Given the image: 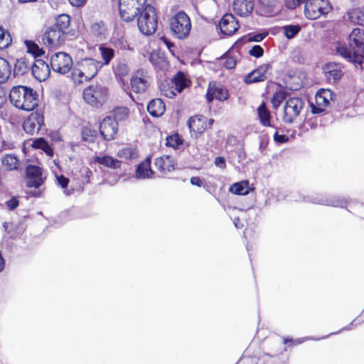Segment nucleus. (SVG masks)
Returning a JSON list of instances; mask_svg holds the SVG:
<instances>
[{"label": "nucleus", "instance_id": "bb28decb", "mask_svg": "<svg viewBox=\"0 0 364 364\" xmlns=\"http://www.w3.org/2000/svg\"><path fill=\"white\" fill-rule=\"evenodd\" d=\"M44 183H26L27 189L24 191L25 197L28 199L30 198H41L44 196L45 187Z\"/></svg>", "mask_w": 364, "mask_h": 364}, {"label": "nucleus", "instance_id": "4d7b16f0", "mask_svg": "<svg viewBox=\"0 0 364 364\" xmlns=\"http://www.w3.org/2000/svg\"><path fill=\"white\" fill-rule=\"evenodd\" d=\"M259 73L262 75L263 79L267 80V75L268 71L272 69V64L271 63H265L261 65L258 68Z\"/></svg>", "mask_w": 364, "mask_h": 364}, {"label": "nucleus", "instance_id": "4468645a", "mask_svg": "<svg viewBox=\"0 0 364 364\" xmlns=\"http://www.w3.org/2000/svg\"><path fill=\"white\" fill-rule=\"evenodd\" d=\"M118 128V122L107 116L102 119L100 124V133L105 141H112L116 138Z\"/></svg>", "mask_w": 364, "mask_h": 364}, {"label": "nucleus", "instance_id": "8fccbe9b", "mask_svg": "<svg viewBox=\"0 0 364 364\" xmlns=\"http://www.w3.org/2000/svg\"><path fill=\"white\" fill-rule=\"evenodd\" d=\"M286 92L283 90H279L276 92L272 99V104L274 109H277L286 98Z\"/></svg>", "mask_w": 364, "mask_h": 364}, {"label": "nucleus", "instance_id": "9b49d317", "mask_svg": "<svg viewBox=\"0 0 364 364\" xmlns=\"http://www.w3.org/2000/svg\"><path fill=\"white\" fill-rule=\"evenodd\" d=\"M41 39L42 43L46 47L56 48L65 43L66 37L55 27L50 26L45 28Z\"/></svg>", "mask_w": 364, "mask_h": 364}, {"label": "nucleus", "instance_id": "412c9836", "mask_svg": "<svg viewBox=\"0 0 364 364\" xmlns=\"http://www.w3.org/2000/svg\"><path fill=\"white\" fill-rule=\"evenodd\" d=\"M229 97L228 91L223 87L216 86L215 83H210L206 93V99L211 102L213 99L220 101L226 100Z\"/></svg>", "mask_w": 364, "mask_h": 364}, {"label": "nucleus", "instance_id": "f03ea898", "mask_svg": "<svg viewBox=\"0 0 364 364\" xmlns=\"http://www.w3.org/2000/svg\"><path fill=\"white\" fill-rule=\"evenodd\" d=\"M9 99L14 107L25 112L35 110L39 104L37 92L25 85L14 86L9 92Z\"/></svg>", "mask_w": 364, "mask_h": 364}, {"label": "nucleus", "instance_id": "79ce46f5", "mask_svg": "<svg viewBox=\"0 0 364 364\" xmlns=\"http://www.w3.org/2000/svg\"><path fill=\"white\" fill-rule=\"evenodd\" d=\"M114 119L116 122L127 119L129 114V110L127 107H117L112 111Z\"/></svg>", "mask_w": 364, "mask_h": 364}, {"label": "nucleus", "instance_id": "a19ab883", "mask_svg": "<svg viewBox=\"0 0 364 364\" xmlns=\"http://www.w3.org/2000/svg\"><path fill=\"white\" fill-rule=\"evenodd\" d=\"M193 185H196L198 187H203L205 189L208 193L212 194L217 200H219V197L220 196V191L223 190V187L218 188L216 183H193Z\"/></svg>", "mask_w": 364, "mask_h": 364}, {"label": "nucleus", "instance_id": "0e129e2a", "mask_svg": "<svg viewBox=\"0 0 364 364\" xmlns=\"http://www.w3.org/2000/svg\"><path fill=\"white\" fill-rule=\"evenodd\" d=\"M274 140L277 144H284L289 141V137L284 134H279L277 132L274 134Z\"/></svg>", "mask_w": 364, "mask_h": 364}, {"label": "nucleus", "instance_id": "393cba45", "mask_svg": "<svg viewBox=\"0 0 364 364\" xmlns=\"http://www.w3.org/2000/svg\"><path fill=\"white\" fill-rule=\"evenodd\" d=\"M70 22V16L68 14H63L55 18V23L52 26L59 30V31L67 38V35L69 33Z\"/></svg>", "mask_w": 364, "mask_h": 364}, {"label": "nucleus", "instance_id": "ddd939ff", "mask_svg": "<svg viewBox=\"0 0 364 364\" xmlns=\"http://www.w3.org/2000/svg\"><path fill=\"white\" fill-rule=\"evenodd\" d=\"M24 178L26 182H44L46 180V171L39 161L36 164H28L25 167Z\"/></svg>", "mask_w": 364, "mask_h": 364}, {"label": "nucleus", "instance_id": "49530a36", "mask_svg": "<svg viewBox=\"0 0 364 364\" xmlns=\"http://www.w3.org/2000/svg\"><path fill=\"white\" fill-rule=\"evenodd\" d=\"M267 36V33H258V34H249L247 36H244L243 38L239 39L236 42V45H240L242 43H248V42H260L262 41Z\"/></svg>", "mask_w": 364, "mask_h": 364}, {"label": "nucleus", "instance_id": "774afa93", "mask_svg": "<svg viewBox=\"0 0 364 364\" xmlns=\"http://www.w3.org/2000/svg\"><path fill=\"white\" fill-rule=\"evenodd\" d=\"M215 164L216 166L220 168H225V160L223 157L218 156L215 159Z\"/></svg>", "mask_w": 364, "mask_h": 364}, {"label": "nucleus", "instance_id": "c03bdc74", "mask_svg": "<svg viewBox=\"0 0 364 364\" xmlns=\"http://www.w3.org/2000/svg\"><path fill=\"white\" fill-rule=\"evenodd\" d=\"M183 139L178 134H174L166 137V145L173 148L174 149H179L180 146L183 144Z\"/></svg>", "mask_w": 364, "mask_h": 364}, {"label": "nucleus", "instance_id": "39448f33", "mask_svg": "<svg viewBox=\"0 0 364 364\" xmlns=\"http://www.w3.org/2000/svg\"><path fill=\"white\" fill-rule=\"evenodd\" d=\"M169 27L175 38L180 40L186 39L191 30L190 18L184 11H181L169 19Z\"/></svg>", "mask_w": 364, "mask_h": 364}, {"label": "nucleus", "instance_id": "7c9ffc66", "mask_svg": "<svg viewBox=\"0 0 364 364\" xmlns=\"http://www.w3.org/2000/svg\"><path fill=\"white\" fill-rule=\"evenodd\" d=\"M324 71L326 77L328 79L332 78L334 81L338 80L343 75L341 67L338 64L333 63L326 64Z\"/></svg>", "mask_w": 364, "mask_h": 364}, {"label": "nucleus", "instance_id": "cd10ccee", "mask_svg": "<svg viewBox=\"0 0 364 364\" xmlns=\"http://www.w3.org/2000/svg\"><path fill=\"white\" fill-rule=\"evenodd\" d=\"M255 190L254 183H232L229 191L237 196H246Z\"/></svg>", "mask_w": 364, "mask_h": 364}, {"label": "nucleus", "instance_id": "c9c22d12", "mask_svg": "<svg viewBox=\"0 0 364 364\" xmlns=\"http://www.w3.org/2000/svg\"><path fill=\"white\" fill-rule=\"evenodd\" d=\"M257 114L260 121V123L264 127H270V113L267 109L265 104L263 102L257 108Z\"/></svg>", "mask_w": 364, "mask_h": 364}, {"label": "nucleus", "instance_id": "6e6552de", "mask_svg": "<svg viewBox=\"0 0 364 364\" xmlns=\"http://www.w3.org/2000/svg\"><path fill=\"white\" fill-rule=\"evenodd\" d=\"M85 101L92 106L101 105L107 99V89L100 85H90L83 90Z\"/></svg>", "mask_w": 364, "mask_h": 364}, {"label": "nucleus", "instance_id": "58836bf2", "mask_svg": "<svg viewBox=\"0 0 364 364\" xmlns=\"http://www.w3.org/2000/svg\"><path fill=\"white\" fill-rule=\"evenodd\" d=\"M348 16L351 22L364 26V10L354 9L348 12Z\"/></svg>", "mask_w": 364, "mask_h": 364}, {"label": "nucleus", "instance_id": "a18cd8bd", "mask_svg": "<svg viewBox=\"0 0 364 364\" xmlns=\"http://www.w3.org/2000/svg\"><path fill=\"white\" fill-rule=\"evenodd\" d=\"M12 39L9 33L0 26V49L8 48L11 43Z\"/></svg>", "mask_w": 364, "mask_h": 364}, {"label": "nucleus", "instance_id": "6ab92c4d", "mask_svg": "<svg viewBox=\"0 0 364 364\" xmlns=\"http://www.w3.org/2000/svg\"><path fill=\"white\" fill-rule=\"evenodd\" d=\"M119 10L121 18L127 22L132 21L142 11L123 0H119Z\"/></svg>", "mask_w": 364, "mask_h": 364}, {"label": "nucleus", "instance_id": "864d4df0", "mask_svg": "<svg viewBox=\"0 0 364 364\" xmlns=\"http://www.w3.org/2000/svg\"><path fill=\"white\" fill-rule=\"evenodd\" d=\"M114 73L120 77H124L129 73V68L124 63H119L115 68Z\"/></svg>", "mask_w": 364, "mask_h": 364}, {"label": "nucleus", "instance_id": "a878e982", "mask_svg": "<svg viewBox=\"0 0 364 364\" xmlns=\"http://www.w3.org/2000/svg\"><path fill=\"white\" fill-rule=\"evenodd\" d=\"M188 126L191 132L201 134L206 129L205 118L202 116L191 117L188 120Z\"/></svg>", "mask_w": 364, "mask_h": 364}, {"label": "nucleus", "instance_id": "c85d7f7f", "mask_svg": "<svg viewBox=\"0 0 364 364\" xmlns=\"http://www.w3.org/2000/svg\"><path fill=\"white\" fill-rule=\"evenodd\" d=\"M90 33L97 39H105L107 33V28L105 23L100 21L92 23L90 27Z\"/></svg>", "mask_w": 364, "mask_h": 364}, {"label": "nucleus", "instance_id": "7ed1b4c3", "mask_svg": "<svg viewBox=\"0 0 364 364\" xmlns=\"http://www.w3.org/2000/svg\"><path fill=\"white\" fill-rule=\"evenodd\" d=\"M102 66V63L94 58H82L75 64L71 78L75 84L81 85L92 80Z\"/></svg>", "mask_w": 364, "mask_h": 364}, {"label": "nucleus", "instance_id": "13d9d810", "mask_svg": "<svg viewBox=\"0 0 364 364\" xmlns=\"http://www.w3.org/2000/svg\"><path fill=\"white\" fill-rule=\"evenodd\" d=\"M249 54L255 58H260L264 54V50L260 46L255 45L249 50Z\"/></svg>", "mask_w": 364, "mask_h": 364}, {"label": "nucleus", "instance_id": "e2e57ef3", "mask_svg": "<svg viewBox=\"0 0 364 364\" xmlns=\"http://www.w3.org/2000/svg\"><path fill=\"white\" fill-rule=\"evenodd\" d=\"M150 62L154 65H159V51L157 50H154L149 55Z\"/></svg>", "mask_w": 364, "mask_h": 364}, {"label": "nucleus", "instance_id": "37998d69", "mask_svg": "<svg viewBox=\"0 0 364 364\" xmlns=\"http://www.w3.org/2000/svg\"><path fill=\"white\" fill-rule=\"evenodd\" d=\"M82 139L83 141L92 143L95 141L97 133L95 129L89 127H83L81 130Z\"/></svg>", "mask_w": 364, "mask_h": 364}, {"label": "nucleus", "instance_id": "4c0bfd02", "mask_svg": "<svg viewBox=\"0 0 364 364\" xmlns=\"http://www.w3.org/2000/svg\"><path fill=\"white\" fill-rule=\"evenodd\" d=\"M99 51L100 53L101 58L103 60V63L102 64L105 65H109L114 57V50L111 48L106 47L101 44L99 46Z\"/></svg>", "mask_w": 364, "mask_h": 364}, {"label": "nucleus", "instance_id": "69168bd1", "mask_svg": "<svg viewBox=\"0 0 364 364\" xmlns=\"http://www.w3.org/2000/svg\"><path fill=\"white\" fill-rule=\"evenodd\" d=\"M16 148L15 143L11 141L3 140L1 141V149L2 150H12Z\"/></svg>", "mask_w": 364, "mask_h": 364}, {"label": "nucleus", "instance_id": "c756f323", "mask_svg": "<svg viewBox=\"0 0 364 364\" xmlns=\"http://www.w3.org/2000/svg\"><path fill=\"white\" fill-rule=\"evenodd\" d=\"M153 174L151 169V159L147 158L144 161L141 162L136 168V176L138 178H149Z\"/></svg>", "mask_w": 364, "mask_h": 364}, {"label": "nucleus", "instance_id": "b1692460", "mask_svg": "<svg viewBox=\"0 0 364 364\" xmlns=\"http://www.w3.org/2000/svg\"><path fill=\"white\" fill-rule=\"evenodd\" d=\"M1 164L8 171H18L21 168V162L14 154H6L1 158Z\"/></svg>", "mask_w": 364, "mask_h": 364}, {"label": "nucleus", "instance_id": "72a5a7b5", "mask_svg": "<svg viewBox=\"0 0 364 364\" xmlns=\"http://www.w3.org/2000/svg\"><path fill=\"white\" fill-rule=\"evenodd\" d=\"M332 92L329 90H321L315 96V102L318 106L328 107L331 99Z\"/></svg>", "mask_w": 364, "mask_h": 364}, {"label": "nucleus", "instance_id": "09e8293b", "mask_svg": "<svg viewBox=\"0 0 364 364\" xmlns=\"http://www.w3.org/2000/svg\"><path fill=\"white\" fill-rule=\"evenodd\" d=\"M137 154L136 149L131 146H126L118 151L117 156L125 159H130L135 157Z\"/></svg>", "mask_w": 364, "mask_h": 364}, {"label": "nucleus", "instance_id": "bf43d9fd", "mask_svg": "<svg viewBox=\"0 0 364 364\" xmlns=\"http://www.w3.org/2000/svg\"><path fill=\"white\" fill-rule=\"evenodd\" d=\"M311 111L314 114H324L326 113V108L323 106L320 107L317 105V103H311L310 104Z\"/></svg>", "mask_w": 364, "mask_h": 364}, {"label": "nucleus", "instance_id": "a211bd4d", "mask_svg": "<svg viewBox=\"0 0 364 364\" xmlns=\"http://www.w3.org/2000/svg\"><path fill=\"white\" fill-rule=\"evenodd\" d=\"M31 72L36 80L43 82L47 80L50 75V66L44 60L36 59L31 66Z\"/></svg>", "mask_w": 364, "mask_h": 364}, {"label": "nucleus", "instance_id": "5701e85b", "mask_svg": "<svg viewBox=\"0 0 364 364\" xmlns=\"http://www.w3.org/2000/svg\"><path fill=\"white\" fill-rule=\"evenodd\" d=\"M232 9L235 14L245 16L252 13L254 9L252 0H235Z\"/></svg>", "mask_w": 364, "mask_h": 364}, {"label": "nucleus", "instance_id": "338daca9", "mask_svg": "<svg viewBox=\"0 0 364 364\" xmlns=\"http://www.w3.org/2000/svg\"><path fill=\"white\" fill-rule=\"evenodd\" d=\"M58 184L60 186L61 188L63 190V192L67 196H69L74 193V188L72 186H70V188H68L70 183H58Z\"/></svg>", "mask_w": 364, "mask_h": 364}, {"label": "nucleus", "instance_id": "603ef678", "mask_svg": "<svg viewBox=\"0 0 364 364\" xmlns=\"http://www.w3.org/2000/svg\"><path fill=\"white\" fill-rule=\"evenodd\" d=\"M328 337V336H323L321 338H314L312 337H304V338H297L296 340H293L292 338H286L284 339V343L288 344L289 343H291L294 345L296 346V345H299V344L304 343L306 341H319L321 339H325Z\"/></svg>", "mask_w": 364, "mask_h": 364}, {"label": "nucleus", "instance_id": "f3484780", "mask_svg": "<svg viewBox=\"0 0 364 364\" xmlns=\"http://www.w3.org/2000/svg\"><path fill=\"white\" fill-rule=\"evenodd\" d=\"M219 27L223 35L231 36L239 28L238 21L231 14H225L219 23Z\"/></svg>", "mask_w": 364, "mask_h": 364}, {"label": "nucleus", "instance_id": "20e7f679", "mask_svg": "<svg viewBox=\"0 0 364 364\" xmlns=\"http://www.w3.org/2000/svg\"><path fill=\"white\" fill-rule=\"evenodd\" d=\"M139 31L144 35L149 36L155 33L158 26V15L156 9L146 5L142 9L137 19Z\"/></svg>", "mask_w": 364, "mask_h": 364}, {"label": "nucleus", "instance_id": "4be33fe9", "mask_svg": "<svg viewBox=\"0 0 364 364\" xmlns=\"http://www.w3.org/2000/svg\"><path fill=\"white\" fill-rule=\"evenodd\" d=\"M26 143L33 149L43 151L49 157H53L54 156V150L53 147L43 137L30 139L26 140Z\"/></svg>", "mask_w": 364, "mask_h": 364}, {"label": "nucleus", "instance_id": "423d86ee", "mask_svg": "<svg viewBox=\"0 0 364 364\" xmlns=\"http://www.w3.org/2000/svg\"><path fill=\"white\" fill-rule=\"evenodd\" d=\"M304 3V16L311 20L328 14L333 9L328 0H305Z\"/></svg>", "mask_w": 364, "mask_h": 364}, {"label": "nucleus", "instance_id": "473e14b6", "mask_svg": "<svg viewBox=\"0 0 364 364\" xmlns=\"http://www.w3.org/2000/svg\"><path fill=\"white\" fill-rule=\"evenodd\" d=\"M31 64L26 58H20L16 60L14 68V73L15 76H22L29 70Z\"/></svg>", "mask_w": 364, "mask_h": 364}, {"label": "nucleus", "instance_id": "2f4dec72", "mask_svg": "<svg viewBox=\"0 0 364 364\" xmlns=\"http://www.w3.org/2000/svg\"><path fill=\"white\" fill-rule=\"evenodd\" d=\"M94 161L106 167L119 168L121 166V161L110 156H96Z\"/></svg>", "mask_w": 364, "mask_h": 364}, {"label": "nucleus", "instance_id": "1a4fd4ad", "mask_svg": "<svg viewBox=\"0 0 364 364\" xmlns=\"http://www.w3.org/2000/svg\"><path fill=\"white\" fill-rule=\"evenodd\" d=\"M50 66L52 70L59 74L68 73L73 66L72 57L65 52H58L52 55L50 59Z\"/></svg>", "mask_w": 364, "mask_h": 364}, {"label": "nucleus", "instance_id": "de8ad7c7", "mask_svg": "<svg viewBox=\"0 0 364 364\" xmlns=\"http://www.w3.org/2000/svg\"><path fill=\"white\" fill-rule=\"evenodd\" d=\"M264 80H265L263 79L260 73H259L257 69H255L253 71H252L250 73L246 75L244 79V82L246 84H252L255 82H262Z\"/></svg>", "mask_w": 364, "mask_h": 364}, {"label": "nucleus", "instance_id": "f257e3e1", "mask_svg": "<svg viewBox=\"0 0 364 364\" xmlns=\"http://www.w3.org/2000/svg\"><path fill=\"white\" fill-rule=\"evenodd\" d=\"M348 48L344 43H336L335 50L338 55L352 63L356 68L363 69L364 32L360 28H354L348 36Z\"/></svg>", "mask_w": 364, "mask_h": 364}, {"label": "nucleus", "instance_id": "f8f14e48", "mask_svg": "<svg viewBox=\"0 0 364 364\" xmlns=\"http://www.w3.org/2000/svg\"><path fill=\"white\" fill-rule=\"evenodd\" d=\"M171 87L170 89H163V93L164 96L172 98L176 96V92H181L186 87L189 86V80L186 78L185 74L178 71L171 79Z\"/></svg>", "mask_w": 364, "mask_h": 364}, {"label": "nucleus", "instance_id": "680f3d73", "mask_svg": "<svg viewBox=\"0 0 364 364\" xmlns=\"http://www.w3.org/2000/svg\"><path fill=\"white\" fill-rule=\"evenodd\" d=\"M6 205L9 210H14L19 205V200L17 197L13 196L6 202Z\"/></svg>", "mask_w": 364, "mask_h": 364}, {"label": "nucleus", "instance_id": "dca6fc26", "mask_svg": "<svg viewBox=\"0 0 364 364\" xmlns=\"http://www.w3.org/2000/svg\"><path fill=\"white\" fill-rule=\"evenodd\" d=\"M258 12L262 16H274L279 13L281 4L279 0H257Z\"/></svg>", "mask_w": 364, "mask_h": 364}, {"label": "nucleus", "instance_id": "3c124183", "mask_svg": "<svg viewBox=\"0 0 364 364\" xmlns=\"http://www.w3.org/2000/svg\"><path fill=\"white\" fill-rule=\"evenodd\" d=\"M285 36L290 39L294 38L300 31L301 26L299 25H288L283 27Z\"/></svg>", "mask_w": 364, "mask_h": 364}, {"label": "nucleus", "instance_id": "9d476101", "mask_svg": "<svg viewBox=\"0 0 364 364\" xmlns=\"http://www.w3.org/2000/svg\"><path fill=\"white\" fill-rule=\"evenodd\" d=\"M304 101L299 97H290L285 103L282 119L284 122L292 124L304 109Z\"/></svg>", "mask_w": 364, "mask_h": 364}, {"label": "nucleus", "instance_id": "e433bc0d", "mask_svg": "<svg viewBox=\"0 0 364 364\" xmlns=\"http://www.w3.org/2000/svg\"><path fill=\"white\" fill-rule=\"evenodd\" d=\"M24 45L26 48L27 52L32 54L35 58L40 57L44 55L45 51L42 48L33 41L25 40Z\"/></svg>", "mask_w": 364, "mask_h": 364}, {"label": "nucleus", "instance_id": "f704fd0d", "mask_svg": "<svg viewBox=\"0 0 364 364\" xmlns=\"http://www.w3.org/2000/svg\"><path fill=\"white\" fill-rule=\"evenodd\" d=\"M11 73V67L9 63L0 57V84L5 83L9 80Z\"/></svg>", "mask_w": 364, "mask_h": 364}, {"label": "nucleus", "instance_id": "5fc2aeb1", "mask_svg": "<svg viewBox=\"0 0 364 364\" xmlns=\"http://www.w3.org/2000/svg\"><path fill=\"white\" fill-rule=\"evenodd\" d=\"M221 59L224 60L223 65L228 69H232L236 65V60L228 54L224 55Z\"/></svg>", "mask_w": 364, "mask_h": 364}, {"label": "nucleus", "instance_id": "aec40b11", "mask_svg": "<svg viewBox=\"0 0 364 364\" xmlns=\"http://www.w3.org/2000/svg\"><path fill=\"white\" fill-rule=\"evenodd\" d=\"M314 204L327 205V206H333V207H341L343 208L346 205V201L337 196H328L323 197H314L308 200Z\"/></svg>", "mask_w": 364, "mask_h": 364}, {"label": "nucleus", "instance_id": "ea45409f", "mask_svg": "<svg viewBox=\"0 0 364 364\" xmlns=\"http://www.w3.org/2000/svg\"><path fill=\"white\" fill-rule=\"evenodd\" d=\"M111 42L114 46L120 50H127L129 48V43L125 36L122 33H116L111 38Z\"/></svg>", "mask_w": 364, "mask_h": 364}, {"label": "nucleus", "instance_id": "052dcab7", "mask_svg": "<svg viewBox=\"0 0 364 364\" xmlns=\"http://www.w3.org/2000/svg\"><path fill=\"white\" fill-rule=\"evenodd\" d=\"M285 6L288 9H294L301 4L304 3L305 0H283Z\"/></svg>", "mask_w": 364, "mask_h": 364}, {"label": "nucleus", "instance_id": "6e6d98bb", "mask_svg": "<svg viewBox=\"0 0 364 364\" xmlns=\"http://www.w3.org/2000/svg\"><path fill=\"white\" fill-rule=\"evenodd\" d=\"M157 99H153L151 100L147 107H146V109H147V112H149V114L152 116L153 117H155V118H157L159 117V114H158V112H157V109H156V100Z\"/></svg>", "mask_w": 364, "mask_h": 364}, {"label": "nucleus", "instance_id": "0eeeda50", "mask_svg": "<svg viewBox=\"0 0 364 364\" xmlns=\"http://www.w3.org/2000/svg\"><path fill=\"white\" fill-rule=\"evenodd\" d=\"M45 127L44 111L43 109H35L23 120L22 124L23 130L28 135L38 134Z\"/></svg>", "mask_w": 364, "mask_h": 364}, {"label": "nucleus", "instance_id": "2eb2a0df", "mask_svg": "<svg viewBox=\"0 0 364 364\" xmlns=\"http://www.w3.org/2000/svg\"><path fill=\"white\" fill-rule=\"evenodd\" d=\"M131 90L135 93H144L149 87V82L146 72L136 70L130 78Z\"/></svg>", "mask_w": 364, "mask_h": 364}]
</instances>
